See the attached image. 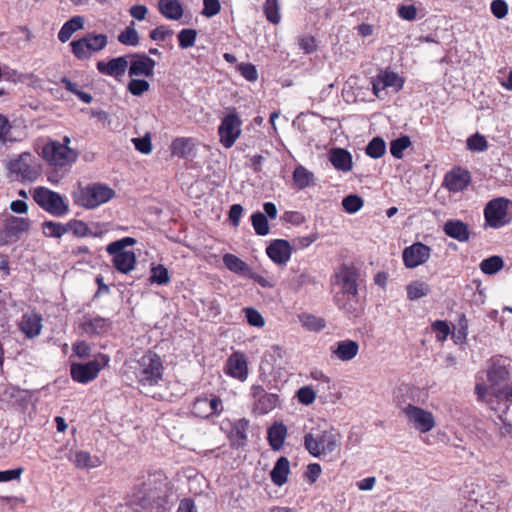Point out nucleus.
<instances>
[{
  "label": "nucleus",
  "instance_id": "1",
  "mask_svg": "<svg viewBox=\"0 0 512 512\" xmlns=\"http://www.w3.org/2000/svg\"><path fill=\"white\" fill-rule=\"evenodd\" d=\"M166 484L162 479L148 477L141 485L134 488L130 502L146 510L164 511L166 503Z\"/></svg>",
  "mask_w": 512,
  "mask_h": 512
},
{
  "label": "nucleus",
  "instance_id": "2",
  "mask_svg": "<svg viewBox=\"0 0 512 512\" xmlns=\"http://www.w3.org/2000/svg\"><path fill=\"white\" fill-rule=\"evenodd\" d=\"M341 435L333 428L312 427L304 436V446L314 457L333 453L340 445Z\"/></svg>",
  "mask_w": 512,
  "mask_h": 512
},
{
  "label": "nucleus",
  "instance_id": "3",
  "mask_svg": "<svg viewBox=\"0 0 512 512\" xmlns=\"http://www.w3.org/2000/svg\"><path fill=\"white\" fill-rule=\"evenodd\" d=\"M114 196L115 192L112 188L100 183L84 187L79 186L73 193L75 204L86 209L96 208L108 202Z\"/></svg>",
  "mask_w": 512,
  "mask_h": 512
},
{
  "label": "nucleus",
  "instance_id": "4",
  "mask_svg": "<svg viewBox=\"0 0 512 512\" xmlns=\"http://www.w3.org/2000/svg\"><path fill=\"white\" fill-rule=\"evenodd\" d=\"M8 176L15 181L33 182L40 174L35 157L30 152H23L11 158L5 165Z\"/></svg>",
  "mask_w": 512,
  "mask_h": 512
},
{
  "label": "nucleus",
  "instance_id": "5",
  "mask_svg": "<svg viewBox=\"0 0 512 512\" xmlns=\"http://www.w3.org/2000/svg\"><path fill=\"white\" fill-rule=\"evenodd\" d=\"M508 377L509 370L500 360L494 361L487 370L489 388L498 404L502 401L512 403V386L504 385Z\"/></svg>",
  "mask_w": 512,
  "mask_h": 512
},
{
  "label": "nucleus",
  "instance_id": "6",
  "mask_svg": "<svg viewBox=\"0 0 512 512\" xmlns=\"http://www.w3.org/2000/svg\"><path fill=\"white\" fill-rule=\"evenodd\" d=\"M136 240L132 237H125L110 243L106 251L113 256L112 262L117 271L128 274L135 268L136 255L133 251L125 250L127 246H132Z\"/></svg>",
  "mask_w": 512,
  "mask_h": 512
},
{
  "label": "nucleus",
  "instance_id": "7",
  "mask_svg": "<svg viewBox=\"0 0 512 512\" xmlns=\"http://www.w3.org/2000/svg\"><path fill=\"white\" fill-rule=\"evenodd\" d=\"M43 159L57 169L70 167L78 159V152L58 141H49L42 149Z\"/></svg>",
  "mask_w": 512,
  "mask_h": 512
},
{
  "label": "nucleus",
  "instance_id": "8",
  "mask_svg": "<svg viewBox=\"0 0 512 512\" xmlns=\"http://www.w3.org/2000/svg\"><path fill=\"white\" fill-rule=\"evenodd\" d=\"M162 374L163 365L156 353L148 352L139 359L136 376L143 386L156 385L161 380Z\"/></svg>",
  "mask_w": 512,
  "mask_h": 512
},
{
  "label": "nucleus",
  "instance_id": "9",
  "mask_svg": "<svg viewBox=\"0 0 512 512\" xmlns=\"http://www.w3.org/2000/svg\"><path fill=\"white\" fill-rule=\"evenodd\" d=\"M486 223L499 229L512 220V202L505 198H496L489 201L484 209Z\"/></svg>",
  "mask_w": 512,
  "mask_h": 512
},
{
  "label": "nucleus",
  "instance_id": "10",
  "mask_svg": "<svg viewBox=\"0 0 512 512\" xmlns=\"http://www.w3.org/2000/svg\"><path fill=\"white\" fill-rule=\"evenodd\" d=\"M108 43L104 34L88 33L84 37L70 43L72 53L79 60L89 59L94 53L103 50Z\"/></svg>",
  "mask_w": 512,
  "mask_h": 512
},
{
  "label": "nucleus",
  "instance_id": "11",
  "mask_svg": "<svg viewBox=\"0 0 512 512\" xmlns=\"http://www.w3.org/2000/svg\"><path fill=\"white\" fill-rule=\"evenodd\" d=\"M35 202L53 215L61 216L68 210L62 197L47 188L38 187L33 192Z\"/></svg>",
  "mask_w": 512,
  "mask_h": 512
},
{
  "label": "nucleus",
  "instance_id": "12",
  "mask_svg": "<svg viewBox=\"0 0 512 512\" xmlns=\"http://www.w3.org/2000/svg\"><path fill=\"white\" fill-rule=\"evenodd\" d=\"M358 269L352 265H342L334 275V283L337 285L343 295L347 297H356L358 294Z\"/></svg>",
  "mask_w": 512,
  "mask_h": 512
},
{
  "label": "nucleus",
  "instance_id": "13",
  "mask_svg": "<svg viewBox=\"0 0 512 512\" xmlns=\"http://www.w3.org/2000/svg\"><path fill=\"white\" fill-rule=\"evenodd\" d=\"M242 121L235 111L227 114L218 127L220 143L225 148H231L241 135Z\"/></svg>",
  "mask_w": 512,
  "mask_h": 512
},
{
  "label": "nucleus",
  "instance_id": "14",
  "mask_svg": "<svg viewBox=\"0 0 512 512\" xmlns=\"http://www.w3.org/2000/svg\"><path fill=\"white\" fill-rule=\"evenodd\" d=\"M403 413L408 423L422 433H427L435 427V419L430 411L409 404L403 408Z\"/></svg>",
  "mask_w": 512,
  "mask_h": 512
},
{
  "label": "nucleus",
  "instance_id": "15",
  "mask_svg": "<svg viewBox=\"0 0 512 512\" xmlns=\"http://www.w3.org/2000/svg\"><path fill=\"white\" fill-rule=\"evenodd\" d=\"M3 216L2 235L5 239L4 243L16 242L22 234L29 231L31 222L28 218L17 217L8 213Z\"/></svg>",
  "mask_w": 512,
  "mask_h": 512
},
{
  "label": "nucleus",
  "instance_id": "16",
  "mask_svg": "<svg viewBox=\"0 0 512 512\" xmlns=\"http://www.w3.org/2000/svg\"><path fill=\"white\" fill-rule=\"evenodd\" d=\"M101 359L102 362L94 360L84 364H72L71 376L73 380L79 383H88L94 380L101 369L109 362V358L106 355H102Z\"/></svg>",
  "mask_w": 512,
  "mask_h": 512
},
{
  "label": "nucleus",
  "instance_id": "17",
  "mask_svg": "<svg viewBox=\"0 0 512 512\" xmlns=\"http://www.w3.org/2000/svg\"><path fill=\"white\" fill-rule=\"evenodd\" d=\"M222 411V400L213 395L198 397L192 405V413L204 419L219 416Z\"/></svg>",
  "mask_w": 512,
  "mask_h": 512
},
{
  "label": "nucleus",
  "instance_id": "18",
  "mask_svg": "<svg viewBox=\"0 0 512 512\" xmlns=\"http://www.w3.org/2000/svg\"><path fill=\"white\" fill-rule=\"evenodd\" d=\"M251 394L254 398V412L264 415L275 409L279 404V397L274 393H267L260 385L251 387Z\"/></svg>",
  "mask_w": 512,
  "mask_h": 512
},
{
  "label": "nucleus",
  "instance_id": "19",
  "mask_svg": "<svg viewBox=\"0 0 512 512\" xmlns=\"http://www.w3.org/2000/svg\"><path fill=\"white\" fill-rule=\"evenodd\" d=\"M431 255V248L427 245L417 242L403 250L404 265L409 268H416L424 264Z\"/></svg>",
  "mask_w": 512,
  "mask_h": 512
},
{
  "label": "nucleus",
  "instance_id": "20",
  "mask_svg": "<svg viewBox=\"0 0 512 512\" xmlns=\"http://www.w3.org/2000/svg\"><path fill=\"white\" fill-rule=\"evenodd\" d=\"M226 372L235 379L245 381L248 376V366L245 355L240 352L232 353L227 360Z\"/></svg>",
  "mask_w": 512,
  "mask_h": 512
},
{
  "label": "nucleus",
  "instance_id": "21",
  "mask_svg": "<svg viewBox=\"0 0 512 512\" xmlns=\"http://www.w3.org/2000/svg\"><path fill=\"white\" fill-rule=\"evenodd\" d=\"M471 177L468 171L461 168L453 169L446 174L444 185L450 192H460L464 190L470 183Z\"/></svg>",
  "mask_w": 512,
  "mask_h": 512
},
{
  "label": "nucleus",
  "instance_id": "22",
  "mask_svg": "<svg viewBox=\"0 0 512 512\" xmlns=\"http://www.w3.org/2000/svg\"><path fill=\"white\" fill-rule=\"evenodd\" d=\"M129 75L133 76H147L150 77L154 73L156 62L145 54L135 55L129 61Z\"/></svg>",
  "mask_w": 512,
  "mask_h": 512
},
{
  "label": "nucleus",
  "instance_id": "23",
  "mask_svg": "<svg viewBox=\"0 0 512 512\" xmlns=\"http://www.w3.org/2000/svg\"><path fill=\"white\" fill-rule=\"evenodd\" d=\"M129 65V56H121L111 59L109 62L99 61L97 69L108 76L119 77L125 74Z\"/></svg>",
  "mask_w": 512,
  "mask_h": 512
},
{
  "label": "nucleus",
  "instance_id": "24",
  "mask_svg": "<svg viewBox=\"0 0 512 512\" xmlns=\"http://www.w3.org/2000/svg\"><path fill=\"white\" fill-rule=\"evenodd\" d=\"M359 344L350 339L338 341L332 348L331 354L332 357L343 361L348 362L354 359L359 352Z\"/></svg>",
  "mask_w": 512,
  "mask_h": 512
},
{
  "label": "nucleus",
  "instance_id": "25",
  "mask_svg": "<svg viewBox=\"0 0 512 512\" xmlns=\"http://www.w3.org/2000/svg\"><path fill=\"white\" fill-rule=\"evenodd\" d=\"M19 329L27 338H34L41 333L42 317L35 312L23 314L19 321Z\"/></svg>",
  "mask_w": 512,
  "mask_h": 512
},
{
  "label": "nucleus",
  "instance_id": "26",
  "mask_svg": "<svg viewBox=\"0 0 512 512\" xmlns=\"http://www.w3.org/2000/svg\"><path fill=\"white\" fill-rule=\"evenodd\" d=\"M267 255L277 264H285L291 257V246L286 240H275L267 247Z\"/></svg>",
  "mask_w": 512,
  "mask_h": 512
},
{
  "label": "nucleus",
  "instance_id": "27",
  "mask_svg": "<svg viewBox=\"0 0 512 512\" xmlns=\"http://www.w3.org/2000/svg\"><path fill=\"white\" fill-rule=\"evenodd\" d=\"M443 231L447 236L459 242H466L470 237L468 225L457 219L448 220L443 226Z\"/></svg>",
  "mask_w": 512,
  "mask_h": 512
},
{
  "label": "nucleus",
  "instance_id": "28",
  "mask_svg": "<svg viewBox=\"0 0 512 512\" xmlns=\"http://www.w3.org/2000/svg\"><path fill=\"white\" fill-rule=\"evenodd\" d=\"M80 327L87 334H103L108 331L110 322L108 319L99 316H85Z\"/></svg>",
  "mask_w": 512,
  "mask_h": 512
},
{
  "label": "nucleus",
  "instance_id": "29",
  "mask_svg": "<svg viewBox=\"0 0 512 512\" xmlns=\"http://www.w3.org/2000/svg\"><path fill=\"white\" fill-rule=\"evenodd\" d=\"M289 473L290 462L286 457L282 456L276 461L273 469L270 472L271 481L276 486L281 487L287 482Z\"/></svg>",
  "mask_w": 512,
  "mask_h": 512
},
{
  "label": "nucleus",
  "instance_id": "30",
  "mask_svg": "<svg viewBox=\"0 0 512 512\" xmlns=\"http://www.w3.org/2000/svg\"><path fill=\"white\" fill-rule=\"evenodd\" d=\"M329 160L335 169L348 172L352 169V156L342 148H335L329 154Z\"/></svg>",
  "mask_w": 512,
  "mask_h": 512
},
{
  "label": "nucleus",
  "instance_id": "31",
  "mask_svg": "<svg viewBox=\"0 0 512 512\" xmlns=\"http://www.w3.org/2000/svg\"><path fill=\"white\" fill-rule=\"evenodd\" d=\"M268 441L275 451L280 450L287 436V428L282 422H275L267 431Z\"/></svg>",
  "mask_w": 512,
  "mask_h": 512
},
{
  "label": "nucleus",
  "instance_id": "32",
  "mask_svg": "<svg viewBox=\"0 0 512 512\" xmlns=\"http://www.w3.org/2000/svg\"><path fill=\"white\" fill-rule=\"evenodd\" d=\"M223 263L225 267L236 274L253 277L250 267L238 256L227 253L223 256Z\"/></svg>",
  "mask_w": 512,
  "mask_h": 512
},
{
  "label": "nucleus",
  "instance_id": "33",
  "mask_svg": "<svg viewBox=\"0 0 512 512\" xmlns=\"http://www.w3.org/2000/svg\"><path fill=\"white\" fill-rule=\"evenodd\" d=\"M85 18L83 16H74L63 24L59 33L58 39L62 43H66L72 35L84 28Z\"/></svg>",
  "mask_w": 512,
  "mask_h": 512
},
{
  "label": "nucleus",
  "instance_id": "34",
  "mask_svg": "<svg viewBox=\"0 0 512 512\" xmlns=\"http://www.w3.org/2000/svg\"><path fill=\"white\" fill-rule=\"evenodd\" d=\"M158 8L170 20H179L183 16V7L179 0H159Z\"/></svg>",
  "mask_w": 512,
  "mask_h": 512
},
{
  "label": "nucleus",
  "instance_id": "35",
  "mask_svg": "<svg viewBox=\"0 0 512 512\" xmlns=\"http://www.w3.org/2000/svg\"><path fill=\"white\" fill-rule=\"evenodd\" d=\"M430 286L419 280L412 281L406 286L407 298L411 301L418 300L430 293Z\"/></svg>",
  "mask_w": 512,
  "mask_h": 512
},
{
  "label": "nucleus",
  "instance_id": "36",
  "mask_svg": "<svg viewBox=\"0 0 512 512\" xmlns=\"http://www.w3.org/2000/svg\"><path fill=\"white\" fill-rule=\"evenodd\" d=\"M76 467L81 469H91L98 467L100 465V460L98 457H92L90 453L86 451H78L75 454V458L73 460Z\"/></svg>",
  "mask_w": 512,
  "mask_h": 512
},
{
  "label": "nucleus",
  "instance_id": "37",
  "mask_svg": "<svg viewBox=\"0 0 512 512\" xmlns=\"http://www.w3.org/2000/svg\"><path fill=\"white\" fill-rule=\"evenodd\" d=\"M293 179L298 188L304 189L313 183L314 175L312 172L300 165L295 168Z\"/></svg>",
  "mask_w": 512,
  "mask_h": 512
},
{
  "label": "nucleus",
  "instance_id": "38",
  "mask_svg": "<svg viewBox=\"0 0 512 512\" xmlns=\"http://www.w3.org/2000/svg\"><path fill=\"white\" fill-rule=\"evenodd\" d=\"M504 266V261L500 256H491L484 259L479 267L480 270L487 275H493L500 271Z\"/></svg>",
  "mask_w": 512,
  "mask_h": 512
},
{
  "label": "nucleus",
  "instance_id": "39",
  "mask_svg": "<svg viewBox=\"0 0 512 512\" xmlns=\"http://www.w3.org/2000/svg\"><path fill=\"white\" fill-rule=\"evenodd\" d=\"M118 41L127 46H137L139 43V35L135 29V23L132 21L117 37Z\"/></svg>",
  "mask_w": 512,
  "mask_h": 512
},
{
  "label": "nucleus",
  "instance_id": "40",
  "mask_svg": "<svg viewBox=\"0 0 512 512\" xmlns=\"http://www.w3.org/2000/svg\"><path fill=\"white\" fill-rule=\"evenodd\" d=\"M380 76L384 82L385 88H392L395 92H398L403 87V79L395 72L392 71H381Z\"/></svg>",
  "mask_w": 512,
  "mask_h": 512
},
{
  "label": "nucleus",
  "instance_id": "41",
  "mask_svg": "<svg viewBox=\"0 0 512 512\" xmlns=\"http://www.w3.org/2000/svg\"><path fill=\"white\" fill-rule=\"evenodd\" d=\"M43 233L47 237L60 238L68 232L67 225L61 223L46 221L42 224Z\"/></svg>",
  "mask_w": 512,
  "mask_h": 512
},
{
  "label": "nucleus",
  "instance_id": "42",
  "mask_svg": "<svg viewBox=\"0 0 512 512\" xmlns=\"http://www.w3.org/2000/svg\"><path fill=\"white\" fill-rule=\"evenodd\" d=\"M149 280L151 283H156L158 285H165L169 283L170 275L168 269L163 265L152 266Z\"/></svg>",
  "mask_w": 512,
  "mask_h": 512
},
{
  "label": "nucleus",
  "instance_id": "43",
  "mask_svg": "<svg viewBox=\"0 0 512 512\" xmlns=\"http://www.w3.org/2000/svg\"><path fill=\"white\" fill-rule=\"evenodd\" d=\"M251 221L255 232L258 235L265 236L269 233V224L266 216L261 212H256L251 216Z\"/></svg>",
  "mask_w": 512,
  "mask_h": 512
},
{
  "label": "nucleus",
  "instance_id": "44",
  "mask_svg": "<svg viewBox=\"0 0 512 512\" xmlns=\"http://www.w3.org/2000/svg\"><path fill=\"white\" fill-rule=\"evenodd\" d=\"M386 152V144L383 139L373 138L366 147V153L372 158H380Z\"/></svg>",
  "mask_w": 512,
  "mask_h": 512
},
{
  "label": "nucleus",
  "instance_id": "45",
  "mask_svg": "<svg viewBox=\"0 0 512 512\" xmlns=\"http://www.w3.org/2000/svg\"><path fill=\"white\" fill-rule=\"evenodd\" d=\"M410 145L411 140L408 136L399 137L391 142L390 152L395 158L401 159L403 157V151Z\"/></svg>",
  "mask_w": 512,
  "mask_h": 512
},
{
  "label": "nucleus",
  "instance_id": "46",
  "mask_svg": "<svg viewBox=\"0 0 512 512\" xmlns=\"http://www.w3.org/2000/svg\"><path fill=\"white\" fill-rule=\"evenodd\" d=\"M61 83L65 86V88L75 94L81 101H83L84 103L86 104H89L92 102V96L86 92H83L79 89V86L72 82L70 79H68L67 77H63L61 79Z\"/></svg>",
  "mask_w": 512,
  "mask_h": 512
},
{
  "label": "nucleus",
  "instance_id": "47",
  "mask_svg": "<svg viewBox=\"0 0 512 512\" xmlns=\"http://www.w3.org/2000/svg\"><path fill=\"white\" fill-rule=\"evenodd\" d=\"M363 204V199L354 194L348 195L342 200L344 210L350 214L358 212L363 207Z\"/></svg>",
  "mask_w": 512,
  "mask_h": 512
},
{
  "label": "nucleus",
  "instance_id": "48",
  "mask_svg": "<svg viewBox=\"0 0 512 512\" xmlns=\"http://www.w3.org/2000/svg\"><path fill=\"white\" fill-rule=\"evenodd\" d=\"M300 321L304 327L311 331H320L326 326L322 318L310 314L300 316Z\"/></svg>",
  "mask_w": 512,
  "mask_h": 512
},
{
  "label": "nucleus",
  "instance_id": "49",
  "mask_svg": "<svg viewBox=\"0 0 512 512\" xmlns=\"http://www.w3.org/2000/svg\"><path fill=\"white\" fill-rule=\"evenodd\" d=\"M264 13L268 21L273 24H278L280 21V14L277 0H266L264 4Z\"/></svg>",
  "mask_w": 512,
  "mask_h": 512
},
{
  "label": "nucleus",
  "instance_id": "50",
  "mask_svg": "<svg viewBox=\"0 0 512 512\" xmlns=\"http://www.w3.org/2000/svg\"><path fill=\"white\" fill-rule=\"evenodd\" d=\"M467 148L471 151L483 152L488 148V143L483 135L476 133L467 139Z\"/></svg>",
  "mask_w": 512,
  "mask_h": 512
},
{
  "label": "nucleus",
  "instance_id": "51",
  "mask_svg": "<svg viewBox=\"0 0 512 512\" xmlns=\"http://www.w3.org/2000/svg\"><path fill=\"white\" fill-rule=\"evenodd\" d=\"M299 403L311 405L316 399V392L311 386H303L296 392Z\"/></svg>",
  "mask_w": 512,
  "mask_h": 512
},
{
  "label": "nucleus",
  "instance_id": "52",
  "mask_svg": "<svg viewBox=\"0 0 512 512\" xmlns=\"http://www.w3.org/2000/svg\"><path fill=\"white\" fill-rule=\"evenodd\" d=\"M197 32L193 29H183L178 34L179 45L186 49L194 45Z\"/></svg>",
  "mask_w": 512,
  "mask_h": 512
},
{
  "label": "nucleus",
  "instance_id": "53",
  "mask_svg": "<svg viewBox=\"0 0 512 512\" xmlns=\"http://www.w3.org/2000/svg\"><path fill=\"white\" fill-rule=\"evenodd\" d=\"M248 425L249 422L246 419H240L233 426L232 432L239 444H243L247 439Z\"/></svg>",
  "mask_w": 512,
  "mask_h": 512
},
{
  "label": "nucleus",
  "instance_id": "54",
  "mask_svg": "<svg viewBox=\"0 0 512 512\" xmlns=\"http://www.w3.org/2000/svg\"><path fill=\"white\" fill-rule=\"evenodd\" d=\"M150 88L148 81L144 79H132L128 83V90L134 96H140Z\"/></svg>",
  "mask_w": 512,
  "mask_h": 512
},
{
  "label": "nucleus",
  "instance_id": "55",
  "mask_svg": "<svg viewBox=\"0 0 512 512\" xmlns=\"http://www.w3.org/2000/svg\"><path fill=\"white\" fill-rule=\"evenodd\" d=\"M171 152L178 157H185L189 152V140L186 138H177L171 144Z\"/></svg>",
  "mask_w": 512,
  "mask_h": 512
},
{
  "label": "nucleus",
  "instance_id": "56",
  "mask_svg": "<svg viewBox=\"0 0 512 512\" xmlns=\"http://www.w3.org/2000/svg\"><path fill=\"white\" fill-rule=\"evenodd\" d=\"M245 316L247 318L248 323L254 327H263L265 325V320L263 316L255 309L247 307L243 309Z\"/></svg>",
  "mask_w": 512,
  "mask_h": 512
},
{
  "label": "nucleus",
  "instance_id": "57",
  "mask_svg": "<svg viewBox=\"0 0 512 512\" xmlns=\"http://www.w3.org/2000/svg\"><path fill=\"white\" fill-rule=\"evenodd\" d=\"M432 330L436 332V338L438 341H445L447 336L450 334V327L446 321L437 320L432 323Z\"/></svg>",
  "mask_w": 512,
  "mask_h": 512
},
{
  "label": "nucleus",
  "instance_id": "58",
  "mask_svg": "<svg viewBox=\"0 0 512 512\" xmlns=\"http://www.w3.org/2000/svg\"><path fill=\"white\" fill-rule=\"evenodd\" d=\"M11 125L8 119L0 114V142L6 144L7 142H14L16 139L9 136Z\"/></svg>",
  "mask_w": 512,
  "mask_h": 512
},
{
  "label": "nucleus",
  "instance_id": "59",
  "mask_svg": "<svg viewBox=\"0 0 512 512\" xmlns=\"http://www.w3.org/2000/svg\"><path fill=\"white\" fill-rule=\"evenodd\" d=\"M240 74L248 81H256L258 73L256 67L251 63H242L238 66Z\"/></svg>",
  "mask_w": 512,
  "mask_h": 512
},
{
  "label": "nucleus",
  "instance_id": "60",
  "mask_svg": "<svg viewBox=\"0 0 512 512\" xmlns=\"http://www.w3.org/2000/svg\"><path fill=\"white\" fill-rule=\"evenodd\" d=\"M68 231H72L74 235L78 237H84L89 235V227L82 221H71L67 224Z\"/></svg>",
  "mask_w": 512,
  "mask_h": 512
},
{
  "label": "nucleus",
  "instance_id": "61",
  "mask_svg": "<svg viewBox=\"0 0 512 512\" xmlns=\"http://www.w3.org/2000/svg\"><path fill=\"white\" fill-rule=\"evenodd\" d=\"M491 11L498 18H504L508 13V6L504 0H493L491 3Z\"/></svg>",
  "mask_w": 512,
  "mask_h": 512
},
{
  "label": "nucleus",
  "instance_id": "62",
  "mask_svg": "<svg viewBox=\"0 0 512 512\" xmlns=\"http://www.w3.org/2000/svg\"><path fill=\"white\" fill-rule=\"evenodd\" d=\"M398 15L404 20L413 21L416 19L417 9L414 5L403 4L398 7Z\"/></svg>",
  "mask_w": 512,
  "mask_h": 512
},
{
  "label": "nucleus",
  "instance_id": "63",
  "mask_svg": "<svg viewBox=\"0 0 512 512\" xmlns=\"http://www.w3.org/2000/svg\"><path fill=\"white\" fill-rule=\"evenodd\" d=\"M132 142L134 143L135 148L143 153L150 154L152 151V144L149 136H145L142 138H133Z\"/></svg>",
  "mask_w": 512,
  "mask_h": 512
},
{
  "label": "nucleus",
  "instance_id": "64",
  "mask_svg": "<svg viewBox=\"0 0 512 512\" xmlns=\"http://www.w3.org/2000/svg\"><path fill=\"white\" fill-rule=\"evenodd\" d=\"M173 34V31L168 27L161 25L150 33V38L154 41H164L166 38L170 37Z\"/></svg>",
  "mask_w": 512,
  "mask_h": 512
}]
</instances>
